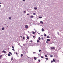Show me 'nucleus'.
Listing matches in <instances>:
<instances>
[{
	"label": "nucleus",
	"mask_w": 63,
	"mask_h": 63,
	"mask_svg": "<svg viewBox=\"0 0 63 63\" xmlns=\"http://www.w3.org/2000/svg\"><path fill=\"white\" fill-rule=\"evenodd\" d=\"M25 28H28V25H27L26 26H25Z\"/></svg>",
	"instance_id": "f257e3e1"
},
{
	"label": "nucleus",
	"mask_w": 63,
	"mask_h": 63,
	"mask_svg": "<svg viewBox=\"0 0 63 63\" xmlns=\"http://www.w3.org/2000/svg\"><path fill=\"white\" fill-rule=\"evenodd\" d=\"M42 32H44V31H45V30H44L43 28H42Z\"/></svg>",
	"instance_id": "f03ea898"
},
{
	"label": "nucleus",
	"mask_w": 63,
	"mask_h": 63,
	"mask_svg": "<svg viewBox=\"0 0 63 63\" xmlns=\"http://www.w3.org/2000/svg\"><path fill=\"white\" fill-rule=\"evenodd\" d=\"M51 49H54L55 48V47H51Z\"/></svg>",
	"instance_id": "7ed1b4c3"
},
{
	"label": "nucleus",
	"mask_w": 63,
	"mask_h": 63,
	"mask_svg": "<svg viewBox=\"0 0 63 63\" xmlns=\"http://www.w3.org/2000/svg\"><path fill=\"white\" fill-rule=\"evenodd\" d=\"M31 18H33L34 17V16L32 15L31 16H30Z\"/></svg>",
	"instance_id": "20e7f679"
},
{
	"label": "nucleus",
	"mask_w": 63,
	"mask_h": 63,
	"mask_svg": "<svg viewBox=\"0 0 63 63\" xmlns=\"http://www.w3.org/2000/svg\"><path fill=\"white\" fill-rule=\"evenodd\" d=\"M2 56H3V55H1L0 56V59H1V57H2Z\"/></svg>",
	"instance_id": "39448f33"
},
{
	"label": "nucleus",
	"mask_w": 63,
	"mask_h": 63,
	"mask_svg": "<svg viewBox=\"0 0 63 63\" xmlns=\"http://www.w3.org/2000/svg\"><path fill=\"white\" fill-rule=\"evenodd\" d=\"M43 22L42 21H41L40 22V23H42V24H43Z\"/></svg>",
	"instance_id": "423d86ee"
},
{
	"label": "nucleus",
	"mask_w": 63,
	"mask_h": 63,
	"mask_svg": "<svg viewBox=\"0 0 63 63\" xmlns=\"http://www.w3.org/2000/svg\"><path fill=\"white\" fill-rule=\"evenodd\" d=\"M34 60H37V58L35 57H34Z\"/></svg>",
	"instance_id": "0eeeda50"
},
{
	"label": "nucleus",
	"mask_w": 63,
	"mask_h": 63,
	"mask_svg": "<svg viewBox=\"0 0 63 63\" xmlns=\"http://www.w3.org/2000/svg\"><path fill=\"white\" fill-rule=\"evenodd\" d=\"M2 52H4V53H6V51H5V50H3L2 51Z\"/></svg>",
	"instance_id": "6e6552de"
},
{
	"label": "nucleus",
	"mask_w": 63,
	"mask_h": 63,
	"mask_svg": "<svg viewBox=\"0 0 63 63\" xmlns=\"http://www.w3.org/2000/svg\"><path fill=\"white\" fill-rule=\"evenodd\" d=\"M4 29H5L4 28V27L2 28V30H4Z\"/></svg>",
	"instance_id": "1a4fd4ad"
},
{
	"label": "nucleus",
	"mask_w": 63,
	"mask_h": 63,
	"mask_svg": "<svg viewBox=\"0 0 63 63\" xmlns=\"http://www.w3.org/2000/svg\"><path fill=\"white\" fill-rule=\"evenodd\" d=\"M47 38H50V37L49 36H47Z\"/></svg>",
	"instance_id": "9d476101"
},
{
	"label": "nucleus",
	"mask_w": 63,
	"mask_h": 63,
	"mask_svg": "<svg viewBox=\"0 0 63 63\" xmlns=\"http://www.w3.org/2000/svg\"><path fill=\"white\" fill-rule=\"evenodd\" d=\"M47 41H50V39H47Z\"/></svg>",
	"instance_id": "9b49d317"
},
{
	"label": "nucleus",
	"mask_w": 63,
	"mask_h": 63,
	"mask_svg": "<svg viewBox=\"0 0 63 63\" xmlns=\"http://www.w3.org/2000/svg\"><path fill=\"white\" fill-rule=\"evenodd\" d=\"M37 9V7H34V10H36Z\"/></svg>",
	"instance_id": "f8f14e48"
},
{
	"label": "nucleus",
	"mask_w": 63,
	"mask_h": 63,
	"mask_svg": "<svg viewBox=\"0 0 63 63\" xmlns=\"http://www.w3.org/2000/svg\"><path fill=\"white\" fill-rule=\"evenodd\" d=\"M9 19L11 20V19H12V18H11L10 17H9Z\"/></svg>",
	"instance_id": "ddd939ff"
},
{
	"label": "nucleus",
	"mask_w": 63,
	"mask_h": 63,
	"mask_svg": "<svg viewBox=\"0 0 63 63\" xmlns=\"http://www.w3.org/2000/svg\"><path fill=\"white\" fill-rule=\"evenodd\" d=\"M38 39L39 40H41V38L40 37H39L38 38Z\"/></svg>",
	"instance_id": "4468645a"
},
{
	"label": "nucleus",
	"mask_w": 63,
	"mask_h": 63,
	"mask_svg": "<svg viewBox=\"0 0 63 63\" xmlns=\"http://www.w3.org/2000/svg\"><path fill=\"white\" fill-rule=\"evenodd\" d=\"M50 56L51 57H53V55H50Z\"/></svg>",
	"instance_id": "2eb2a0df"
},
{
	"label": "nucleus",
	"mask_w": 63,
	"mask_h": 63,
	"mask_svg": "<svg viewBox=\"0 0 63 63\" xmlns=\"http://www.w3.org/2000/svg\"><path fill=\"white\" fill-rule=\"evenodd\" d=\"M8 55L9 56H11V54H8Z\"/></svg>",
	"instance_id": "dca6fc26"
},
{
	"label": "nucleus",
	"mask_w": 63,
	"mask_h": 63,
	"mask_svg": "<svg viewBox=\"0 0 63 63\" xmlns=\"http://www.w3.org/2000/svg\"><path fill=\"white\" fill-rule=\"evenodd\" d=\"M9 53H10V54L11 55H12V53H11V52H9Z\"/></svg>",
	"instance_id": "f3484780"
},
{
	"label": "nucleus",
	"mask_w": 63,
	"mask_h": 63,
	"mask_svg": "<svg viewBox=\"0 0 63 63\" xmlns=\"http://www.w3.org/2000/svg\"><path fill=\"white\" fill-rule=\"evenodd\" d=\"M13 58H12L11 59V61H13Z\"/></svg>",
	"instance_id": "a211bd4d"
},
{
	"label": "nucleus",
	"mask_w": 63,
	"mask_h": 63,
	"mask_svg": "<svg viewBox=\"0 0 63 63\" xmlns=\"http://www.w3.org/2000/svg\"><path fill=\"white\" fill-rule=\"evenodd\" d=\"M27 39H29V37H28V36L27 37Z\"/></svg>",
	"instance_id": "6ab92c4d"
},
{
	"label": "nucleus",
	"mask_w": 63,
	"mask_h": 63,
	"mask_svg": "<svg viewBox=\"0 0 63 63\" xmlns=\"http://www.w3.org/2000/svg\"><path fill=\"white\" fill-rule=\"evenodd\" d=\"M53 62H55V60L54 59H53Z\"/></svg>",
	"instance_id": "aec40b11"
},
{
	"label": "nucleus",
	"mask_w": 63,
	"mask_h": 63,
	"mask_svg": "<svg viewBox=\"0 0 63 63\" xmlns=\"http://www.w3.org/2000/svg\"><path fill=\"white\" fill-rule=\"evenodd\" d=\"M23 39H24V40H25V37H24V36L23 37Z\"/></svg>",
	"instance_id": "412c9836"
},
{
	"label": "nucleus",
	"mask_w": 63,
	"mask_h": 63,
	"mask_svg": "<svg viewBox=\"0 0 63 63\" xmlns=\"http://www.w3.org/2000/svg\"><path fill=\"white\" fill-rule=\"evenodd\" d=\"M45 57H47V55H45Z\"/></svg>",
	"instance_id": "4be33fe9"
},
{
	"label": "nucleus",
	"mask_w": 63,
	"mask_h": 63,
	"mask_svg": "<svg viewBox=\"0 0 63 63\" xmlns=\"http://www.w3.org/2000/svg\"><path fill=\"white\" fill-rule=\"evenodd\" d=\"M21 57H22V56H23V54H21Z\"/></svg>",
	"instance_id": "5701e85b"
},
{
	"label": "nucleus",
	"mask_w": 63,
	"mask_h": 63,
	"mask_svg": "<svg viewBox=\"0 0 63 63\" xmlns=\"http://www.w3.org/2000/svg\"><path fill=\"white\" fill-rule=\"evenodd\" d=\"M39 42V40H37V42L38 43Z\"/></svg>",
	"instance_id": "b1692460"
},
{
	"label": "nucleus",
	"mask_w": 63,
	"mask_h": 63,
	"mask_svg": "<svg viewBox=\"0 0 63 63\" xmlns=\"http://www.w3.org/2000/svg\"><path fill=\"white\" fill-rule=\"evenodd\" d=\"M42 18V17H39V18Z\"/></svg>",
	"instance_id": "393cba45"
},
{
	"label": "nucleus",
	"mask_w": 63,
	"mask_h": 63,
	"mask_svg": "<svg viewBox=\"0 0 63 63\" xmlns=\"http://www.w3.org/2000/svg\"><path fill=\"white\" fill-rule=\"evenodd\" d=\"M44 36L45 37H46V36H47V34H44Z\"/></svg>",
	"instance_id": "a878e982"
},
{
	"label": "nucleus",
	"mask_w": 63,
	"mask_h": 63,
	"mask_svg": "<svg viewBox=\"0 0 63 63\" xmlns=\"http://www.w3.org/2000/svg\"><path fill=\"white\" fill-rule=\"evenodd\" d=\"M45 59H46V60H48V59L47 58H45Z\"/></svg>",
	"instance_id": "bb28decb"
},
{
	"label": "nucleus",
	"mask_w": 63,
	"mask_h": 63,
	"mask_svg": "<svg viewBox=\"0 0 63 63\" xmlns=\"http://www.w3.org/2000/svg\"><path fill=\"white\" fill-rule=\"evenodd\" d=\"M57 34H58V35H59V32H57Z\"/></svg>",
	"instance_id": "cd10ccee"
},
{
	"label": "nucleus",
	"mask_w": 63,
	"mask_h": 63,
	"mask_svg": "<svg viewBox=\"0 0 63 63\" xmlns=\"http://www.w3.org/2000/svg\"><path fill=\"white\" fill-rule=\"evenodd\" d=\"M35 33V32H32V34H34Z\"/></svg>",
	"instance_id": "c85d7f7f"
},
{
	"label": "nucleus",
	"mask_w": 63,
	"mask_h": 63,
	"mask_svg": "<svg viewBox=\"0 0 63 63\" xmlns=\"http://www.w3.org/2000/svg\"><path fill=\"white\" fill-rule=\"evenodd\" d=\"M38 62H40L41 61H40V60L39 59L38 60Z\"/></svg>",
	"instance_id": "c756f323"
},
{
	"label": "nucleus",
	"mask_w": 63,
	"mask_h": 63,
	"mask_svg": "<svg viewBox=\"0 0 63 63\" xmlns=\"http://www.w3.org/2000/svg\"><path fill=\"white\" fill-rule=\"evenodd\" d=\"M12 47L14 49V46H12Z\"/></svg>",
	"instance_id": "7c9ffc66"
},
{
	"label": "nucleus",
	"mask_w": 63,
	"mask_h": 63,
	"mask_svg": "<svg viewBox=\"0 0 63 63\" xmlns=\"http://www.w3.org/2000/svg\"><path fill=\"white\" fill-rule=\"evenodd\" d=\"M12 50H13L14 51H15V50L14 49H12Z\"/></svg>",
	"instance_id": "2f4dec72"
},
{
	"label": "nucleus",
	"mask_w": 63,
	"mask_h": 63,
	"mask_svg": "<svg viewBox=\"0 0 63 63\" xmlns=\"http://www.w3.org/2000/svg\"><path fill=\"white\" fill-rule=\"evenodd\" d=\"M46 43H47V44H48V42L47 41L46 42Z\"/></svg>",
	"instance_id": "473e14b6"
},
{
	"label": "nucleus",
	"mask_w": 63,
	"mask_h": 63,
	"mask_svg": "<svg viewBox=\"0 0 63 63\" xmlns=\"http://www.w3.org/2000/svg\"><path fill=\"white\" fill-rule=\"evenodd\" d=\"M24 13H26V11H24Z\"/></svg>",
	"instance_id": "72a5a7b5"
},
{
	"label": "nucleus",
	"mask_w": 63,
	"mask_h": 63,
	"mask_svg": "<svg viewBox=\"0 0 63 63\" xmlns=\"http://www.w3.org/2000/svg\"><path fill=\"white\" fill-rule=\"evenodd\" d=\"M33 15H35V13H33Z\"/></svg>",
	"instance_id": "f704fd0d"
},
{
	"label": "nucleus",
	"mask_w": 63,
	"mask_h": 63,
	"mask_svg": "<svg viewBox=\"0 0 63 63\" xmlns=\"http://www.w3.org/2000/svg\"><path fill=\"white\" fill-rule=\"evenodd\" d=\"M41 51V50H39V52H40Z\"/></svg>",
	"instance_id": "c9c22d12"
},
{
	"label": "nucleus",
	"mask_w": 63,
	"mask_h": 63,
	"mask_svg": "<svg viewBox=\"0 0 63 63\" xmlns=\"http://www.w3.org/2000/svg\"><path fill=\"white\" fill-rule=\"evenodd\" d=\"M51 63H52L53 62V61H51Z\"/></svg>",
	"instance_id": "e433bc0d"
},
{
	"label": "nucleus",
	"mask_w": 63,
	"mask_h": 63,
	"mask_svg": "<svg viewBox=\"0 0 63 63\" xmlns=\"http://www.w3.org/2000/svg\"><path fill=\"white\" fill-rule=\"evenodd\" d=\"M41 39H42V40H43V37L41 38Z\"/></svg>",
	"instance_id": "4c0bfd02"
},
{
	"label": "nucleus",
	"mask_w": 63,
	"mask_h": 63,
	"mask_svg": "<svg viewBox=\"0 0 63 63\" xmlns=\"http://www.w3.org/2000/svg\"><path fill=\"white\" fill-rule=\"evenodd\" d=\"M20 37L21 38H22V36H21Z\"/></svg>",
	"instance_id": "58836bf2"
},
{
	"label": "nucleus",
	"mask_w": 63,
	"mask_h": 63,
	"mask_svg": "<svg viewBox=\"0 0 63 63\" xmlns=\"http://www.w3.org/2000/svg\"><path fill=\"white\" fill-rule=\"evenodd\" d=\"M32 40H31L30 41V42H32Z\"/></svg>",
	"instance_id": "ea45409f"
},
{
	"label": "nucleus",
	"mask_w": 63,
	"mask_h": 63,
	"mask_svg": "<svg viewBox=\"0 0 63 63\" xmlns=\"http://www.w3.org/2000/svg\"><path fill=\"white\" fill-rule=\"evenodd\" d=\"M27 15H29V14H27Z\"/></svg>",
	"instance_id": "a19ab883"
},
{
	"label": "nucleus",
	"mask_w": 63,
	"mask_h": 63,
	"mask_svg": "<svg viewBox=\"0 0 63 63\" xmlns=\"http://www.w3.org/2000/svg\"><path fill=\"white\" fill-rule=\"evenodd\" d=\"M43 57H43L42 56H41V58H43Z\"/></svg>",
	"instance_id": "79ce46f5"
},
{
	"label": "nucleus",
	"mask_w": 63,
	"mask_h": 63,
	"mask_svg": "<svg viewBox=\"0 0 63 63\" xmlns=\"http://www.w3.org/2000/svg\"><path fill=\"white\" fill-rule=\"evenodd\" d=\"M33 38H35V36H33Z\"/></svg>",
	"instance_id": "37998d69"
},
{
	"label": "nucleus",
	"mask_w": 63,
	"mask_h": 63,
	"mask_svg": "<svg viewBox=\"0 0 63 63\" xmlns=\"http://www.w3.org/2000/svg\"><path fill=\"white\" fill-rule=\"evenodd\" d=\"M23 1H25V0H23Z\"/></svg>",
	"instance_id": "c03bdc74"
},
{
	"label": "nucleus",
	"mask_w": 63,
	"mask_h": 63,
	"mask_svg": "<svg viewBox=\"0 0 63 63\" xmlns=\"http://www.w3.org/2000/svg\"><path fill=\"white\" fill-rule=\"evenodd\" d=\"M41 36H42V37H43V35H41Z\"/></svg>",
	"instance_id": "a18cd8bd"
},
{
	"label": "nucleus",
	"mask_w": 63,
	"mask_h": 63,
	"mask_svg": "<svg viewBox=\"0 0 63 63\" xmlns=\"http://www.w3.org/2000/svg\"><path fill=\"white\" fill-rule=\"evenodd\" d=\"M0 4H2V3L1 2H0Z\"/></svg>",
	"instance_id": "49530a36"
},
{
	"label": "nucleus",
	"mask_w": 63,
	"mask_h": 63,
	"mask_svg": "<svg viewBox=\"0 0 63 63\" xmlns=\"http://www.w3.org/2000/svg\"><path fill=\"white\" fill-rule=\"evenodd\" d=\"M1 7V5H0V7Z\"/></svg>",
	"instance_id": "de8ad7c7"
},
{
	"label": "nucleus",
	"mask_w": 63,
	"mask_h": 63,
	"mask_svg": "<svg viewBox=\"0 0 63 63\" xmlns=\"http://www.w3.org/2000/svg\"><path fill=\"white\" fill-rule=\"evenodd\" d=\"M33 54H34L35 53V52H33Z\"/></svg>",
	"instance_id": "09e8293b"
},
{
	"label": "nucleus",
	"mask_w": 63,
	"mask_h": 63,
	"mask_svg": "<svg viewBox=\"0 0 63 63\" xmlns=\"http://www.w3.org/2000/svg\"><path fill=\"white\" fill-rule=\"evenodd\" d=\"M16 55H17V54H17V53H16Z\"/></svg>",
	"instance_id": "8fccbe9b"
},
{
	"label": "nucleus",
	"mask_w": 63,
	"mask_h": 63,
	"mask_svg": "<svg viewBox=\"0 0 63 63\" xmlns=\"http://www.w3.org/2000/svg\"><path fill=\"white\" fill-rule=\"evenodd\" d=\"M23 46H25V45H24V44H23Z\"/></svg>",
	"instance_id": "3c124183"
},
{
	"label": "nucleus",
	"mask_w": 63,
	"mask_h": 63,
	"mask_svg": "<svg viewBox=\"0 0 63 63\" xmlns=\"http://www.w3.org/2000/svg\"><path fill=\"white\" fill-rule=\"evenodd\" d=\"M38 34H40V33H38Z\"/></svg>",
	"instance_id": "603ef678"
},
{
	"label": "nucleus",
	"mask_w": 63,
	"mask_h": 63,
	"mask_svg": "<svg viewBox=\"0 0 63 63\" xmlns=\"http://www.w3.org/2000/svg\"><path fill=\"white\" fill-rule=\"evenodd\" d=\"M34 30H35V29H34Z\"/></svg>",
	"instance_id": "864d4df0"
},
{
	"label": "nucleus",
	"mask_w": 63,
	"mask_h": 63,
	"mask_svg": "<svg viewBox=\"0 0 63 63\" xmlns=\"http://www.w3.org/2000/svg\"><path fill=\"white\" fill-rule=\"evenodd\" d=\"M35 32H37V31H35Z\"/></svg>",
	"instance_id": "5fc2aeb1"
},
{
	"label": "nucleus",
	"mask_w": 63,
	"mask_h": 63,
	"mask_svg": "<svg viewBox=\"0 0 63 63\" xmlns=\"http://www.w3.org/2000/svg\"><path fill=\"white\" fill-rule=\"evenodd\" d=\"M28 58H30L29 57H28Z\"/></svg>",
	"instance_id": "6e6d98bb"
},
{
	"label": "nucleus",
	"mask_w": 63,
	"mask_h": 63,
	"mask_svg": "<svg viewBox=\"0 0 63 63\" xmlns=\"http://www.w3.org/2000/svg\"><path fill=\"white\" fill-rule=\"evenodd\" d=\"M27 11H28V9L27 10Z\"/></svg>",
	"instance_id": "4d7b16f0"
},
{
	"label": "nucleus",
	"mask_w": 63,
	"mask_h": 63,
	"mask_svg": "<svg viewBox=\"0 0 63 63\" xmlns=\"http://www.w3.org/2000/svg\"><path fill=\"white\" fill-rule=\"evenodd\" d=\"M28 32H29V31H28Z\"/></svg>",
	"instance_id": "13d9d810"
},
{
	"label": "nucleus",
	"mask_w": 63,
	"mask_h": 63,
	"mask_svg": "<svg viewBox=\"0 0 63 63\" xmlns=\"http://www.w3.org/2000/svg\"><path fill=\"white\" fill-rule=\"evenodd\" d=\"M8 26H7V27H8Z\"/></svg>",
	"instance_id": "bf43d9fd"
}]
</instances>
